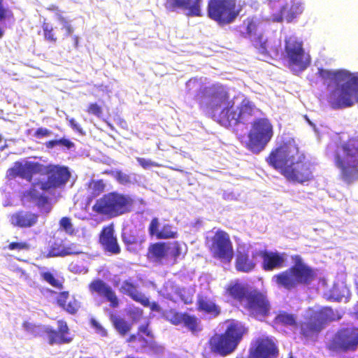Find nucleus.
<instances>
[{
  "mask_svg": "<svg viewBox=\"0 0 358 358\" xmlns=\"http://www.w3.org/2000/svg\"><path fill=\"white\" fill-rule=\"evenodd\" d=\"M266 161L289 182L303 184L313 178V164L303 154L299 153L294 141H287L273 149Z\"/></svg>",
  "mask_w": 358,
  "mask_h": 358,
  "instance_id": "f257e3e1",
  "label": "nucleus"
},
{
  "mask_svg": "<svg viewBox=\"0 0 358 358\" xmlns=\"http://www.w3.org/2000/svg\"><path fill=\"white\" fill-rule=\"evenodd\" d=\"M194 99L200 108L220 125L229 127L239 124L238 108H235V101L226 86L217 83L202 87Z\"/></svg>",
  "mask_w": 358,
  "mask_h": 358,
  "instance_id": "f03ea898",
  "label": "nucleus"
},
{
  "mask_svg": "<svg viewBox=\"0 0 358 358\" xmlns=\"http://www.w3.org/2000/svg\"><path fill=\"white\" fill-rule=\"evenodd\" d=\"M319 76L327 83L336 85L329 91L327 101L334 109L351 107L358 102V77L343 70L331 71L318 69Z\"/></svg>",
  "mask_w": 358,
  "mask_h": 358,
  "instance_id": "7ed1b4c3",
  "label": "nucleus"
},
{
  "mask_svg": "<svg viewBox=\"0 0 358 358\" xmlns=\"http://www.w3.org/2000/svg\"><path fill=\"white\" fill-rule=\"evenodd\" d=\"M224 295L238 303L241 311L250 317L262 320L271 313V305L267 295L238 280L226 285Z\"/></svg>",
  "mask_w": 358,
  "mask_h": 358,
  "instance_id": "20e7f679",
  "label": "nucleus"
},
{
  "mask_svg": "<svg viewBox=\"0 0 358 358\" xmlns=\"http://www.w3.org/2000/svg\"><path fill=\"white\" fill-rule=\"evenodd\" d=\"M333 159L343 181L351 183L358 178V136L336 145Z\"/></svg>",
  "mask_w": 358,
  "mask_h": 358,
  "instance_id": "39448f33",
  "label": "nucleus"
},
{
  "mask_svg": "<svg viewBox=\"0 0 358 358\" xmlns=\"http://www.w3.org/2000/svg\"><path fill=\"white\" fill-rule=\"evenodd\" d=\"M294 264L273 276V280L286 290H292L299 285H309L317 278L314 268L307 265L299 255L292 257Z\"/></svg>",
  "mask_w": 358,
  "mask_h": 358,
  "instance_id": "423d86ee",
  "label": "nucleus"
},
{
  "mask_svg": "<svg viewBox=\"0 0 358 358\" xmlns=\"http://www.w3.org/2000/svg\"><path fill=\"white\" fill-rule=\"evenodd\" d=\"M248 328L241 322L232 320L224 331L215 334L208 340V347L211 352L221 357L233 353L248 334Z\"/></svg>",
  "mask_w": 358,
  "mask_h": 358,
  "instance_id": "0eeeda50",
  "label": "nucleus"
},
{
  "mask_svg": "<svg viewBox=\"0 0 358 358\" xmlns=\"http://www.w3.org/2000/svg\"><path fill=\"white\" fill-rule=\"evenodd\" d=\"M134 203L129 195L111 192L97 199L92 209L97 215L114 218L131 212Z\"/></svg>",
  "mask_w": 358,
  "mask_h": 358,
  "instance_id": "6e6552de",
  "label": "nucleus"
},
{
  "mask_svg": "<svg viewBox=\"0 0 358 358\" xmlns=\"http://www.w3.org/2000/svg\"><path fill=\"white\" fill-rule=\"evenodd\" d=\"M341 318V314L330 307H322L312 311L297 327L300 335L306 340H315L325 326Z\"/></svg>",
  "mask_w": 358,
  "mask_h": 358,
  "instance_id": "1a4fd4ad",
  "label": "nucleus"
},
{
  "mask_svg": "<svg viewBox=\"0 0 358 358\" xmlns=\"http://www.w3.org/2000/svg\"><path fill=\"white\" fill-rule=\"evenodd\" d=\"M273 136V127L266 117H259L251 123L245 148L252 153L262 151Z\"/></svg>",
  "mask_w": 358,
  "mask_h": 358,
  "instance_id": "9d476101",
  "label": "nucleus"
},
{
  "mask_svg": "<svg viewBox=\"0 0 358 358\" xmlns=\"http://www.w3.org/2000/svg\"><path fill=\"white\" fill-rule=\"evenodd\" d=\"M285 52L287 66L293 73H300L310 66L311 57L297 38L290 36L285 40Z\"/></svg>",
  "mask_w": 358,
  "mask_h": 358,
  "instance_id": "9b49d317",
  "label": "nucleus"
},
{
  "mask_svg": "<svg viewBox=\"0 0 358 358\" xmlns=\"http://www.w3.org/2000/svg\"><path fill=\"white\" fill-rule=\"evenodd\" d=\"M241 10L236 0H208L207 14L209 18L219 25L224 26L234 22Z\"/></svg>",
  "mask_w": 358,
  "mask_h": 358,
  "instance_id": "f8f14e48",
  "label": "nucleus"
},
{
  "mask_svg": "<svg viewBox=\"0 0 358 358\" xmlns=\"http://www.w3.org/2000/svg\"><path fill=\"white\" fill-rule=\"evenodd\" d=\"M268 8L273 21L281 22L285 20L291 22L302 13L303 8L299 1L292 0L288 3L286 0H268Z\"/></svg>",
  "mask_w": 358,
  "mask_h": 358,
  "instance_id": "ddd939ff",
  "label": "nucleus"
},
{
  "mask_svg": "<svg viewBox=\"0 0 358 358\" xmlns=\"http://www.w3.org/2000/svg\"><path fill=\"white\" fill-rule=\"evenodd\" d=\"M358 348V327H344L334 334L327 345L331 352L340 353L355 351Z\"/></svg>",
  "mask_w": 358,
  "mask_h": 358,
  "instance_id": "4468645a",
  "label": "nucleus"
},
{
  "mask_svg": "<svg viewBox=\"0 0 358 358\" xmlns=\"http://www.w3.org/2000/svg\"><path fill=\"white\" fill-rule=\"evenodd\" d=\"M47 180L39 181V188L43 192H50L53 189L65 186L71 178V172L67 166L49 164L45 167Z\"/></svg>",
  "mask_w": 358,
  "mask_h": 358,
  "instance_id": "2eb2a0df",
  "label": "nucleus"
},
{
  "mask_svg": "<svg viewBox=\"0 0 358 358\" xmlns=\"http://www.w3.org/2000/svg\"><path fill=\"white\" fill-rule=\"evenodd\" d=\"M210 250L213 257L230 262L234 257V248L229 235L224 231L217 230L211 238Z\"/></svg>",
  "mask_w": 358,
  "mask_h": 358,
  "instance_id": "dca6fc26",
  "label": "nucleus"
},
{
  "mask_svg": "<svg viewBox=\"0 0 358 358\" xmlns=\"http://www.w3.org/2000/svg\"><path fill=\"white\" fill-rule=\"evenodd\" d=\"M57 328L55 329L51 326H46L45 334L47 335L48 343L50 345H65L71 343L73 340L67 322L64 320L57 322Z\"/></svg>",
  "mask_w": 358,
  "mask_h": 358,
  "instance_id": "f3484780",
  "label": "nucleus"
},
{
  "mask_svg": "<svg viewBox=\"0 0 358 358\" xmlns=\"http://www.w3.org/2000/svg\"><path fill=\"white\" fill-rule=\"evenodd\" d=\"M43 164L38 162L29 161L22 163L17 161L14 163L13 167L8 169L7 177L10 179L20 177L31 182L33 176L41 173L43 170Z\"/></svg>",
  "mask_w": 358,
  "mask_h": 358,
  "instance_id": "a211bd4d",
  "label": "nucleus"
},
{
  "mask_svg": "<svg viewBox=\"0 0 358 358\" xmlns=\"http://www.w3.org/2000/svg\"><path fill=\"white\" fill-rule=\"evenodd\" d=\"M274 343L267 338H259L250 345L248 358H271L278 355Z\"/></svg>",
  "mask_w": 358,
  "mask_h": 358,
  "instance_id": "6ab92c4d",
  "label": "nucleus"
},
{
  "mask_svg": "<svg viewBox=\"0 0 358 358\" xmlns=\"http://www.w3.org/2000/svg\"><path fill=\"white\" fill-rule=\"evenodd\" d=\"M259 250L250 252L248 250H238L235 259V268L238 272L250 273L257 265Z\"/></svg>",
  "mask_w": 358,
  "mask_h": 358,
  "instance_id": "aec40b11",
  "label": "nucleus"
},
{
  "mask_svg": "<svg viewBox=\"0 0 358 358\" xmlns=\"http://www.w3.org/2000/svg\"><path fill=\"white\" fill-rule=\"evenodd\" d=\"M92 294H97L103 296L110 303L111 308H117L119 306V299L113 288L101 279L92 280L88 285Z\"/></svg>",
  "mask_w": 358,
  "mask_h": 358,
  "instance_id": "412c9836",
  "label": "nucleus"
},
{
  "mask_svg": "<svg viewBox=\"0 0 358 358\" xmlns=\"http://www.w3.org/2000/svg\"><path fill=\"white\" fill-rule=\"evenodd\" d=\"M122 239L128 251L136 253L143 248L146 237L136 228H127L122 231Z\"/></svg>",
  "mask_w": 358,
  "mask_h": 358,
  "instance_id": "4be33fe9",
  "label": "nucleus"
},
{
  "mask_svg": "<svg viewBox=\"0 0 358 358\" xmlns=\"http://www.w3.org/2000/svg\"><path fill=\"white\" fill-rule=\"evenodd\" d=\"M202 0H164V6L169 12L179 9L188 10L192 16H201L200 4Z\"/></svg>",
  "mask_w": 358,
  "mask_h": 358,
  "instance_id": "5701e85b",
  "label": "nucleus"
},
{
  "mask_svg": "<svg viewBox=\"0 0 358 358\" xmlns=\"http://www.w3.org/2000/svg\"><path fill=\"white\" fill-rule=\"evenodd\" d=\"M39 214L31 210H20L10 216V222L15 227L31 229L38 224Z\"/></svg>",
  "mask_w": 358,
  "mask_h": 358,
  "instance_id": "b1692460",
  "label": "nucleus"
},
{
  "mask_svg": "<svg viewBox=\"0 0 358 358\" xmlns=\"http://www.w3.org/2000/svg\"><path fill=\"white\" fill-rule=\"evenodd\" d=\"M259 257L262 259V268L265 271H273L285 266V259L283 253L259 250Z\"/></svg>",
  "mask_w": 358,
  "mask_h": 358,
  "instance_id": "393cba45",
  "label": "nucleus"
},
{
  "mask_svg": "<svg viewBox=\"0 0 358 358\" xmlns=\"http://www.w3.org/2000/svg\"><path fill=\"white\" fill-rule=\"evenodd\" d=\"M99 242L105 251L113 255H118L121 252L117 239L114 235V228L112 224L104 227L99 236Z\"/></svg>",
  "mask_w": 358,
  "mask_h": 358,
  "instance_id": "a878e982",
  "label": "nucleus"
},
{
  "mask_svg": "<svg viewBox=\"0 0 358 358\" xmlns=\"http://www.w3.org/2000/svg\"><path fill=\"white\" fill-rule=\"evenodd\" d=\"M159 222L157 217H153L148 227L150 236H155L157 239H170L178 236V232L171 224H164L159 229Z\"/></svg>",
  "mask_w": 358,
  "mask_h": 358,
  "instance_id": "bb28decb",
  "label": "nucleus"
},
{
  "mask_svg": "<svg viewBox=\"0 0 358 358\" xmlns=\"http://www.w3.org/2000/svg\"><path fill=\"white\" fill-rule=\"evenodd\" d=\"M120 292L145 307H148L150 305L149 299L138 290L137 285L131 280H125L122 282Z\"/></svg>",
  "mask_w": 358,
  "mask_h": 358,
  "instance_id": "cd10ccee",
  "label": "nucleus"
},
{
  "mask_svg": "<svg viewBox=\"0 0 358 358\" xmlns=\"http://www.w3.org/2000/svg\"><path fill=\"white\" fill-rule=\"evenodd\" d=\"M169 243L157 242L148 246L146 257L151 262L162 264L169 255Z\"/></svg>",
  "mask_w": 358,
  "mask_h": 358,
  "instance_id": "c85d7f7f",
  "label": "nucleus"
},
{
  "mask_svg": "<svg viewBox=\"0 0 358 358\" xmlns=\"http://www.w3.org/2000/svg\"><path fill=\"white\" fill-rule=\"evenodd\" d=\"M38 182L32 184L31 187L24 193V196L29 201L34 202L40 209L49 204V198L43 192H41Z\"/></svg>",
  "mask_w": 358,
  "mask_h": 358,
  "instance_id": "c756f323",
  "label": "nucleus"
},
{
  "mask_svg": "<svg viewBox=\"0 0 358 358\" xmlns=\"http://www.w3.org/2000/svg\"><path fill=\"white\" fill-rule=\"evenodd\" d=\"M238 110L239 124H245L252 117L255 116L257 113L261 112V110L256 107L255 103L248 98H245L241 101L238 107Z\"/></svg>",
  "mask_w": 358,
  "mask_h": 358,
  "instance_id": "7c9ffc66",
  "label": "nucleus"
},
{
  "mask_svg": "<svg viewBox=\"0 0 358 358\" xmlns=\"http://www.w3.org/2000/svg\"><path fill=\"white\" fill-rule=\"evenodd\" d=\"M69 297V292L68 291L61 292L58 294L56 302L57 304L63 310L69 314L74 315L77 313L80 307V304L79 302L75 299L67 303Z\"/></svg>",
  "mask_w": 358,
  "mask_h": 358,
  "instance_id": "2f4dec72",
  "label": "nucleus"
},
{
  "mask_svg": "<svg viewBox=\"0 0 358 358\" xmlns=\"http://www.w3.org/2000/svg\"><path fill=\"white\" fill-rule=\"evenodd\" d=\"M109 319L114 329L121 336H125L131 330L132 324L125 320L124 318L111 313L109 315Z\"/></svg>",
  "mask_w": 358,
  "mask_h": 358,
  "instance_id": "473e14b6",
  "label": "nucleus"
},
{
  "mask_svg": "<svg viewBox=\"0 0 358 358\" xmlns=\"http://www.w3.org/2000/svg\"><path fill=\"white\" fill-rule=\"evenodd\" d=\"M80 253V252L75 250V247L73 246V245L64 246L62 244L55 243L50 247L47 255V257H64L71 255H78Z\"/></svg>",
  "mask_w": 358,
  "mask_h": 358,
  "instance_id": "72a5a7b5",
  "label": "nucleus"
},
{
  "mask_svg": "<svg viewBox=\"0 0 358 358\" xmlns=\"http://www.w3.org/2000/svg\"><path fill=\"white\" fill-rule=\"evenodd\" d=\"M273 322L275 324L284 327H296L298 326L296 315L285 310H280L275 317Z\"/></svg>",
  "mask_w": 358,
  "mask_h": 358,
  "instance_id": "f704fd0d",
  "label": "nucleus"
},
{
  "mask_svg": "<svg viewBox=\"0 0 358 358\" xmlns=\"http://www.w3.org/2000/svg\"><path fill=\"white\" fill-rule=\"evenodd\" d=\"M138 342L140 345L136 348V352H145L149 351L157 353L162 351V347L153 339H146L143 337L142 335H139L138 337Z\"/></svg>",
  "mask_w": 358,
  "mask_h": 358,
  "instance_id": "c9c22d12",
  "label": "nucleus"
},
{
  "mask_svg": "<svg viewBox=\"0 0 358 358\" xmlns=\"http://www.w3.org/2000/svg\"><path fill=\"white\" fill-rule=\"evenodd\" d=\"M197 309L207 314L218 316L220 313V309L215 303L208 299L206 297H199L197 300Z\"/></svg>",
  "mask_w": 358,
  "mask_h": 358,
  "instance_id": "e433bc0d",
  "label": "nucleus"
},
{
  "mask_svg": "<svg viewBox=\"0 0 358 358\" xmlns=\"http://www.w3.org/2000/svg\"><path fill=\"white\" fill-rule=\"evenodd\" d=\"M259 24V20L256 17H248L243 22V26L245 27V32L243 33L245 38H252L258 36L257 29Z\"/></svg>",
  "mask_w": 358,
  "mask_h": 358,
  "instance_id": "4c0bfd02",
  "label": "nucleus"
},
{
  "mask_svg": "<svg viewBox=\"0 0 358 358\" xmlns=\"http://www.w3.org/2000/svg\"><path fill=\"white\" fill-rule=\"evenodd\" d=\"M22 327L27 334L31 337L36 338L40 337L45 334L46 326L25 320L22 322Z\"/></svg>",
  "mask_w": 358,
  "mask_h": 358,
  "instance_id": "58836bf2",
  "label": "nucleus"
},
{
  "mask_svg": "<svg viewBox=\"0 0 358 358\" xmlns=\"http://www.w3.org/2000/svg\"><path fill=\"white\" fill-rule=\"evenodd\" d=\"M106 184L103 180H91L88 183V190L90 194V199L99 196L105 191Z\"/></svg>",
  "mask_w": 358,
  "mask_h": 358,
  "instance_id": "ea45409f",
  "label": "nucleus"
},
{
  "mask_svg": "<svg viewBox=\"0 0 358 358\" xmlns=\"http://www.w3.org/2000/svg\"><path fill=\"white\" fill-rule=\"evenodd\" d=\"M182 323L192 333H196L201 330V328L199 327L200 322L194 315L185 313Z\"/></svg>",
  "mask_w": 358,
  "mask_h": 358,
  "instance_id": "a19ab883",
  "label": "nucleus"
},
{
  "mask_svg": "<svg viewBox=\"0 0 358 358\" xmlns=\"http://www.w3.org/2000/svg\"><path fill=\"white\" fill-rule=\"evenodd\" d=\"M184 315L185 313H179L174 309H170L164 314L166 321L176 326L182 324Z\"/></svg>",
  "mask_w": 358,
  "mask_h": 358,
  "instance_id": "79ce46f5",
  "label": "nucleus"
},
{
  "mask_svg": "<svg viewBox=\"0 0 358 358\" xmlns=\"http://www.w3.org/2000/svg\"><path fill=\"white\" fill-rule=\"evenodd\" d=\"M41 278L50 285L59 289H63V281L57 279L53 273L50 271L41 273Z\"/></svg>",
  "mask_w": 358,
  "mask_h": 358,
  "instance_id": "37998d69",
  "label": "nucleus"
},
{
  "mask_svg": "<svg viewBox=\"0 0 358 358\" xmlns=\"http://www.w3.org/2000/svg\"><path fill=\"white\" fill-rule=\"evenodd\" d=\"M251 40L254 47L257 50L259 54L263 55H268L267 40L264 38L262 34H260Z\"/></svg>",
  "mask_w": 358,
  "mask_h": 358,
  "instance_id": "c03bdc74",
  "label": "nucleus"
},
{
  "mask_svg": "<svg viewBox=\"0 0 358 358\" xmlns=\"http://www.w3.org/2000/svg\"><path fill=\"white\" fill-rule=\"evenodd\" d=\"M42 29L43 32V37L46 41L52 43H57V37L52 25L44 22L42 24Z\"/></svg>",
  "mask_w": 358,
  "mask_h": 358,
  "instance_id": "a18cd8bd",
  "label": "nucleus"
},
{
  "mask_svg": "<svg viewBox=\"0 0 358 358\" xmlns=\"http://www.w3.org/2000/svg\"><path fill=\"white\" fill-rule=\"evenodd\" d=\"M169 251L171 258L173 259V263L176 264L178 259L182 255L181 245L178 241H173L171 243H169Z\"/></svg>",
  "mask_w": 358,
  "mask_h": 358,
  "instance_id": "49530a36",
  "label": "nucleus"
},
{
  "mask_svg": "<svg viewBox=\"0 0 358 358\" xmlns=\"http://www.w3.org/2000/svg\"><path fill=\"white\" fill-rule=\"evenodd\" d=\"M59 226L68 234L72 235L74 233V229L71 219L68 217H63L59 220Z\"/></svg>",
  "mask_w": 358,
  "mask_h": 358,
  "instance_id": "de8ad7c7",
  "label": "nucleus"
},
{
  "mask_svg": "<svg viewBox=\"0 0 358 358\" xmlns=\"http://www.w3.org/2000/svg\"><path fill=\"white\" fill-rule=\"evenodd\" d=\"M30 248H31L30 245L25 241L11 242L7 246V248L9 250H17V251L29 250L30 249Z\"/></svg>",
  "mask_w": 358,
  "mask_h": 358,
  "instance_id": "09e8293b",
  "label": "nucleus"
},
{
  "mask_svg": "<svg viewBox=\"0 0 358 358\" xmlns=\"http://www.w3.org/2000/svg\"><path fill=\"white\" fill-rule=\"evenodd\" d=\"M86 112L89 115H94L100 117L102 115V108L97 103H91L88 105Z\"/></svg>",
  "mask_w": 358,
  "mask_h": 358,
  "instance_id": "8fccbe9b",
  "label": "nucleus"
},
{
  "mask_svg": "<svg viewBox=\"0 0 358 358\" xmlns=\"http://www.w3.org/2000/svg\"><path fill=\"white\" fill-rule=\"evenodd\" d=\"M137 333L138 336L145 334L148 338H154V334L150 328L149 322H145V324H141L138 327Z\"/></svg>",
  "mask_w": 358,
  "mask_h": 358,
  "instance_id": "3c124183",
  "label": "nucleus"
},
{
  "mask_svg": "<svg viewBox=\"0 0 358 358\" xmlns=\"http://www.w3.org/2000/svg\"><path fill=\"white\" fill-rule=\"evenodd\" d=\"M114 177L116 180L121 185H127L131 182L130 176L121 171H115Z\"/></svg>",
  "mask_w": 358,
  "mask_h": 358,
  "instance_id": "603ef678",
  "label": "nucleus"
},
{
  "mask_svg": "<svg viewBox=\"0 0 358 358\" xmlns=\"http://www.w3.org/2000/svg\"><path fill=\"white\" fill-rule=\"evenodd\" d=\"M92 326L95 329L97 334H100L103 337L108 336L107 330L96 320L92 319L90 320Z\"/></svg>",
  "mask_w": 358,
  "mask_h": 358,
  "instance_id": "864d4df0",
  "label": "nucleus"
},
{
  "mask_svg": "<svg viewBox=\"0 0 358 358\" xmlns=\"http://www.w3.org/2000/svg\"><path fill=\"white\" fill-rule=\"evenodd\" d=\"M137 162L138 164L145 169H148L151 166L159 167L161 165L157 162H152L150 159H147L142 157H138Z\"/></svg>",
  "mask_w": 358,
  "mask_h": 358,
  "instance_id": "5fc2aeb1",
  "label": "nucleus"
},
{
  "mask_svg": "<svg viewBox=\"0 0 358 358\" xmlns=\"http://www.w3.org/2000/svg\"><path fill=\"white\" fill-rule=\"evenodd\" d=\"M51 131L45 127H39L36 129L34 136L36 138H42L49 136L51 134Z\"/></svg>",
  "mask_w": 358,
  "mask_h": 358,
  "instance_id": "6e6d98bb",
  "label": "nucleus"
},
{
  "mask_svg": "<svg viewBox=\"0 0 358 358\" xmlns=\"http://www.w3.org/2000/svg\"><path fill=\"white\" fill-rule=\"evenodd\" d=\"M57 145H61L68 150H71L75 147V144L71 140L65 138L57 139Z\"/></svg>",
  "mask_w": 358,
  "mask_h": 358,
  "instance_id": "4d7b16f0",
  "label": "nucleus"
},
{
  "mask_svg": "<svg viewBox=\"0 0 358 358\" xmlns=\"http://www.w3.org/2000/svg\"><path fill=\"white\" fill-rule=\"evenodd\" d=\"M62 29L65 30V37H68L69 36H70L71 34H73L74 31L73 27L71 24L70 22L63 25Z\"/></svg>",
  "mask_w": 358,
  "mask_h": 358,
  "instance_id": "13d9d810",
  "label": "nucleus"
},
{
  "mask_svg": "<svg viewBox=\"0 0 358 358\" xmlns=\"http://www.w3.org/2000/svg\"><path fill=\"white\" fill-rule=\"evenodd\" d=\"M56 17L62 24V25L69 22V21L62 15V12L61 10L56 13Z\"/></svg>",
  "mask_w": 358,
  "mask_h": 358,
  "instance_id": "bf43d9fd",
  "label": "nucleus"
},
{
  "mask_svg": "<svg viewBox=\"0 0 358 358\" xmlns=\"http://www.w3.org/2000/svg\"><path fill=\"white\" fill-rule=\"evenodd\" d=\"M56 17L62 24V25L69 22V21L62 15V12L61 10L56 13Z\"/></svg>",
  "mask_w": 358,
  "mask_h": 358,
  "instance_id": "052dcab7",
  "label": "nucleus"
},
{
  "mask_svg": "<svg viewBox=\"0 0 358 358\" xmlns=\"http://www.w3.org/2000/svg\"><path fill=\"white\" fill-rule=\"evenodd\" d=\"M45 145L48 149H52L57 145V139H52L45 142Z\"/></svg>",
  "mask_w": 358,
  "mask_h": 358,
  "instance_id": "680f3d73",
  "label": "nucleus"
},
{
  "mask_svg": "<svg viewBox=\"0 0 358 358\" xmlns=\"http://www.w3.org/2000/svg\"><path fill=\"white\" fill-rule=\"evenodd\" d=\"M148 306L150 307V309L152 311L160 312L162 310V308L159 306V305L155 301H154L151 303H150V305Z\"/></svg>",
  "mask_w": 358,
  "mask_h": 358,
  "instance_id": "e2e57ef3",
  "label": "nucleus"
},
{
  "mask_svg": "<svg viewBox=\"0 0 358 358\" xmlns=\"http://www.w3.org/2000/svg\"><path fill=\"white\" fill-rule=\"evenodd\" d=\"M69 124L71 125V127L78 131H81V129L80 127H79V125L76 122L75 120L71 118L69 120Z\"/></svg>",
  "mask_w": 358,
  "mask_h": 358,
  "instance_id": "0e129e2a",
  "label": "nucleus"
},
{
  "mask_svg": "<svg viewBox=\"0 0 358 358\" xmlns=\"http://www.w3.org/2000/svg\"><path fill=\"white\" fill-rule=\"evenodd\" d=\"M17 272L20 274L21 276H23L24 279L28 280L29 279V275L28 273L26 272L24 269L22 268H17Z\"/></svg>",
  "mask_w": 358,
  "mask_h": 358,
  "instance_id": "69168bd1",
  "label": "nucleus"
},
{
  "mask_svg": "<svg viewBox=\"0 0 358 358\" xmlns=\"http://www.w3.org/2000/svg\"><path fill=\"white\" fill-rule=\"evenodd\" d=\"M8 10L3 8V6L0 7V22L3 20L7 16Z\"/></svg>",
  "mask_w": 358,
  "mask_h": 358,
  "instance_id": "338daca9",
  "label": "nucleus"
},
{
  "mask_svg": "<svg viewBox=\"0 0 358 358\" xmlns=\"http://www.w3.org/2000/svg\"><path fill=\"white\" fill-rule=\"evenodd\" d=\"M138 333L136 334H131L127 338V343H134L135 341H138Z\"/></svg>",
  "mask_w": 358,
  "mask_h": 358,
  "instance_id": "774afa93",
  "label": "nucleus"
}]
</instances>
